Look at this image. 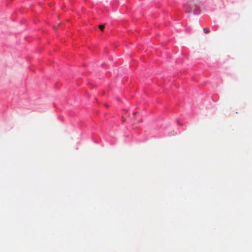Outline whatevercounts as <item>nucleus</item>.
<instances>
[{
	"instance_id": "f257e3e1",
	"label": "nucleus",
	"mask_w": 252,
	"mask_h": 252,
	"mask_svg": "<svg viewBox=\"0 0 252 252\" xmlns=\"http://www.w3.org/2000/svg\"><path fill=\"white\" fill-rule=\"evenodd\" d=\"M200 2L197 0H189L184 5V9L189 15L195 14L199 8Z\"/></svg>"
},
{
	"instance_id": "f03ea898",
	"label": "nucleus",
	"mask_w": 252,
	"mask_h": 252,
	"mask_svg": "<svg viewBox=\"0 0 252 252\" xmlns=\"http://www.w3.org/2000/svg\"><path fill=\"white\" fill-rule=\"evenodd\" d=\"M203 31L205 33H208L210 32V30L209 28H204L203 29Z\"/></svg>"
},
{
	"instance_id": "7ed1b4c3",
	"label": "nucleus",
	"mask_w": 252,
	"mask_h": 252,
	"mask_svg": "<svg viewBox=\"0 0 252 252\" xmlns=\"http://www.w3.org/2000/svg\"><path fill=\"white\" fill-rule=\"evenodd\" d=\"M98 28L101 31H103L104 29V25H100L98 26Z\"/></svg>"
}]
</instances>
